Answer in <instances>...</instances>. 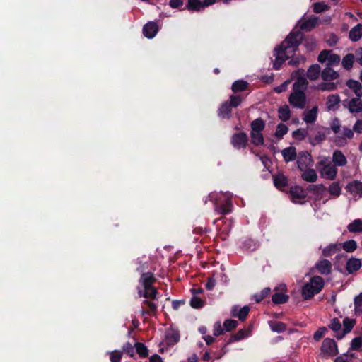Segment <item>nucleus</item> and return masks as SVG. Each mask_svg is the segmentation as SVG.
<instances>
[{"mask_svg": "<svg viewBox=\"0 0 362 362\" xmlns=\"http://www.w3.org/2000/svg\"><path fill=\"white\" fill-rule=\"evenodd\" d=\"M307 189L310 192H313L315 194H322L327 190L326 187L322 184L309 185Z\"/></svg>", "mask_w": 362, "mask_h": 362, "instance_id": "de8ad7c7", "label": "nucleus"}, {"mask_svg": "<svg viewBox=\"0 0 362 362\" xmlns=\"http://www.w3.org/2000/svg\"><path fill=\"white\" fill-rule=\"evenodd\" d=\"M340 56L337 54L332 53V52L329 54V57L328 59V62L327 64V66H332L333 65H337L340 62Z\"/></svg>", "mask_w": 362, "mask_h": 362, "instance_id": "bf43d9fd", "label": "nucleus"}, {"mask_svg": "<svg viewBox=\"0 0 362 362\" xmlns=\"http://www.w3.org/2000/svg\"><path fill=\"white\" fill-rule=\"evenodd\" d=\"M136 264H137L136 271L141 274L145 273L144 272L148 269L147 262H144L140 258H137Z\"/></svg>", "mask_w": 362, "mask_h": 362, "instance_id": "052dcab7", "label": "nucleus"}, {"mask_svg": "<svg viewBox=\"0 0 362 362\" xmlns=\"http://www.w3.org/2000/svg\"><path fill=\"white\" fill-rule=\"evenodd\" d=\"M288 131V127L284 124L280 123L276 127V129L274 133V136L276 138L281 139L283 138V136L287 134Z\"/></svg>", "mask_w": 362, "mask_h": 362, "instance_id": "a18cd8bd", "label": "nucleus"}, {"mask_svg": "<svg viewBox=\"0 0 362 362\" xmlns=\"http://www.w3.org/2000/svg\"><path fill=\"white\" fill-rule=\"evenodd\" d=\"M326 132L322 130H319L315 136H309L308 141L312 146H315L320 144L326 139Z\"/></svg>", "mask_w": 362, "mask_h": 362, "instance_id": "473e14b6", "label": "nucleus"}, {"mask_svg": "<svg viewBox=\"0 0 362 362\" xmlns=\"http://www.w3.org/2000/svg\"><path fill=\"white\" fill-rule=\"evenodd\" d=\"M190 306L195 309L202 308L204 305V301L199 297L193 296L189 302Z\"/></svg>", "mask_w": 362, "mask_h": 362, "instance_id": "13d9d810", "label": "nucleus"}, {"mask_svg": "<svg viewBox=\"0 0 362 362\" xmlns=\"http://www.w3.org/2000/svg\"><path fill=\"white\" fill-rule=\"evenodd\" d=\"M313 11L316 13H320L327 11L329 9V6L324 2H317L313 6Z\"/></svg>", "mask_w": 362, "mask_h": 362, "instance_id": "603ef678", "label": "nucleus"}, {"mask_svg": "<svg viewBox=\"0 0 362 362\" xmlns=\"http://www.w3.org/2000/svg\"><path fill=\"white\" fill-rule=\"evenodd\" d=\"M303 44L308 52H313L316 48V40L313 35H304L300 30H292L285 40L274 49L275 60L273 69L279 70L282 64L293 57L298 50V47Z\"/></svg>", "mask_w": 362, "mask_h": 362, "instance_id": "f257e3e1", "label": "nucleus"}, {"mask_svg": "<svg viewBox=\"0 0 362 362\" xmlns=\"http://www.w3.org/2000/svg\"><path fill=\"white\" fill-rule=\"evenodd\" d=\"M282 156L286 163L296 160L297 157L296 149L293 146L286 147L281 151Z\"/></svg>", "mask_w": 362, "mask_h": 362, "instance_id": "5701e85b", "label": "nucleus"}, {"mask_svg": "<svg viewBox=\"0 0 362 362\" xmlns=\"http://www.w3.org/2000/svg\"><path fill=\"white\" fill-rule=\"evenodd\" d=\"M346 86L354 91L356 98L362 97V85L360 82L354 79H349L346 81Z\"/></svg>", "mask_w": 362, "mask_h": 362, "instance_id": "393cba45", "label": "nucleus"}, {"mask_svg": "<svg viewBox=\"0 0 362 362\" xmlns=\"http://www.w3.org/2000/svg\"><path fill=\"white\" fill-rule=\"evenodd\" d=\"M362 266L361 260L357 258L349 259L346 264V269L348 274H351L355 272L358 271Z\"/></svg>", "mask_w": 362, "mask_h": 362, "instance_id": "6ab92c4d", "label": "nucleus"}, {"mask_svg": "<svg viewBox=\"0 0 362 362\" xmlns=\"http://www.w3.org/2000/svg\"><path fill=\"white\" fill-rule=\"evenodd\" d=\"M347 228L351 233L362 232V221L361 219H355L348 225Z\"/></svg>", "mask_w": 362, "mask_h": 362, "instance_id": "79ce46f5", "label": "nucleus"}, {"mask_svg": "<svg viewBox=\"0 0 362 362\" xmlns=\"http://www.w3.org/2000/svg\"><path fill=\"white\" fill-rule=\"evenodd\" d=\"M324 279L320 276H314L310 281L302 287L301 295L304 300L311 299L315 294L319 293L324 288Z\"/></svg>", "mask_w": 362, "mask_h": 362, "instance_id": "f03ea898", "label": "nucleus"}, {"mask_svg": "<svg viewBox=\"0 0 362 362\" xmlns=\"http://www.w3.org/2000/svg\"><path fill=\"white\" fill-rule=\"evenodd\" d=\"M315 269L322 275H328L332 271V263L328 259H320L315 263Z\"/></svg>", "mask_w": 362, "mask_h": 362, "instance_id": "9b49d317", "label": "nucleus"}, {"mask_svg": "<svg viewBox=\"0 0 362 362\" xmlns=\"http://www.w3.org/2000/svg\"><path fill=\"white\" fill-rule=\"evenodd\" d=\"M348 110L352 114L362 112V100L361 98H351L349 102Z\"/></svg>", "mask_w": 362, "mask_h": 362, "instance_id": "a211bd4d", "label": "nucleus"}, {"mask_svg": "<svg viewBox=\"0 0 362 362\" xmlns=\"http://www.w3.org/2000/svg\"><path fill=\"white\" fill-rule=\"evenodd\" d=\"M317 25V18H309L303 21L300 26V30L310 31Z\"/></svg>", "mask_w": 362, "mask_h": 362, "instance_id": "ea45409f", "label": "nucleus"}, {"mask_svg": "<svg viewBox=\"0 0 362 362\" xmlns=\"http://www.w3.org/2000/svg\"><path fill=\"white\" fill-rule=\"evenodd\" d=\"M327 332V328L325 327H320L313 334V339L318 341H320L326 334Z\"/></svg>", "mask_w": 362, "mask_h": 362, "instance_id": "0e129e2a", "label": "nucleus"}, {"mask_svg": "<svg viewBox=\"0 0 362 362\" xmlns=\"http://www.w3.org/2000/svg\"><path fill=\"white\" fill-rule=\"evenodd\" d=\"M289 193L293 202H296V200H301L307 197L306 191L299 185L292 186Z\"/></svg>", "mask_w": 362, "mask_h": 362, "instance_id": "9d476101", "label": "nucleus"}, {"mask_svg": "<svg viewBox=\"0 0 362 362\" xmlns=\"http://www.w3.org/2000/svg\"><path fill=\"white\" fill-rule=\"evenodd\" d=\"M292 134L296 139L302 141L308 136V131L300 128L293 131Z\"/></svg>", "mask_w": 362, "mask_h": 362, "instance_id": "5fc2aeb1", "label": "nucleus"}, {"mask_svg": "<svg viewBox=\"0 0 362 362\" xmlns=\"http://www.w3.org/2000/svg\"><path fill=\"white\" fill-rule=\"evenodd\" d=\"M340 97L338 94H332L327 97L326 105L328 110H335L340 103Z\"/></svg>", "mask_w": 362, "mask_h": 362, "instance_id": "b1692460", "label": "nucleus"}, {"mask_svg": "<svg viewBox=\"0 0 362 362\" xmlns=\"http://www.w3.org/2000/svg\"><path fill=\"white\" fill-rule=\"evenodd\" d=\"M271 292V289L269 288H264L259 293H257L254 296V299L256 303H259L262 301Z\"/></svg>", "mask_w": 362, "mask_h": 362, "instance_id": "8fccbe9b", "label": "nucleus"}, {"mask_svg": "<svg viewBox=\"0 0 362 362\" xmlns=\"http://www.w3.org/2000/svg\"><path fill=\"white\" fill-rule=\"evenodd\" d=\"M310 160L313 161L311 154L308 151H301L299 153V158L297 160L298 168L300 171H303L310 164L307 163V160Z\"/></svg>", "mask_w": 362, "mask_h": 362, "instance_id": "2eb2a0df", "label": "nucleus"}, {"mask_svg": "<svg viewBox=\"0 0 362 362\" xmlns=\"http://www.w3.org/2000/svg\"><path fill=\"white\" fill-rule=\"evenodd\" d=\"M328 327L334 332H338L341 328V324L338 318L334 317L331 320Z\"/></svg>", "mask_w": 362, "mask_h": 362, "instance_id": "e2e57ef3", "label": "nucleus"}, {"mask_svg": "<svg viewBox=\"0 0 362 362\" xmlns=\"http://www.w3.org/2000/svg\"><path fill=\"white\" fill-rule=\"evenodd\" d=\"M269 325L272 331L277 333H282L285 332L287 328L285 323L279 321H269Z\"/></svg>", "mask_w": 362, "mask_h": 362, "instance_id": "e433bc0d", "label": "nucleus"}, {"mask_svg": "<svg viewBox=\"0 0 362 362\" xmlns=\"http://www.w3.org/2000/svg\"><path fill=\"white\" fill-rule=\"evenodd\" d=\"M136 353L141 358H146L148 355V350L144 344L141 342H136L134 344Z\"/></svg>", "mask_w": 362, "mask_h": 362, "instance_id": "c03bdc74", "label": "nucleus"}, {"mask_svg": "<svg viewBox=\"0 0 362 362\" xmlns=\"http://www.w3.org/2000/svg\"><path fill=\"white\" fill-rule=\"evenodd\" d=\"M249 86L250 84L247 81L240 79L233 83L231 90L235 93L234 95H237L238 93L248 90Z\"/></svg>", "mask_w": 362, "mask_h": 362, "instance_id": "aec40b11", "label": "nucleus"}, {"mask_svg": "<svg viewBox=\"0 0 362 362\" xmlns=\"http://www.w3.org/2000/svg\"><path fill=\"white\" fill-rule=\"evenodd\" d=\"M273 182L278 189L283 191L288 186V180L282 173H278L273 175Z\"/></svg>", "mask_w": 362, "mask_h": 362, "instance_id": "ddd939ff", "label": "nucleus"}, {"mask_svg": "<svg viewBox=\"0 0 362 362\" xmlns=\"http://www.w3.org/2000/svg\"><path fill=\"white\" fill-rule=\"evenodd\" d=\"M354 307L356 313H362V293L355 297Z\"/></svg>", "mask_w": 362, "mask_h": 362, "instance_id": "680f3d73", "label": "nucleus"}, {"mask_svg": "<svg viewBox=\"0 0 362 362\" xmlns=\"http://www.w3.org/2000/svg\"><path fill=\"white\" fill-rule=\"evenodd\" d=\"M238 325V321L232 319H228L223 322V328L226 332H230L233 329L236 328Z\"/></svg>", "mask_w": 362, "mask_h": 362, "instance_id": "6e6d98bb", "label": "nucleus"}, {"mask_svg": "<svg viewBox=\"0 0 362 362\" xmlns=\"http://www.w3.org/2000/svg\"><path fill=\"white\" fill-rule=\"evenodd\" d=\"M338 83L329 81H325L319 83L316 89L321 91H333L337 88Z\"/></svg>", "mask_w": 362, "mask_h": 362, "instance_id": "f704fd0d", "label": "nucleus"}, {"mask_svg": "<svg viewBox=\"0 0 362 362\" xmlns=\"http://www.w3.org/2000/svg\"><path fill=\"white\" fill-rule=\"evenodd\" d=\"M143 304L146 305L148 310H145L142 308L141 310V313L142 315H155L157 313L158 305L156 303L153 302L151 299H146L143 301Z\"/></svg>", "mask_w": 362, "mask_h": 362, "instance_id": "412c9836", "label": "nucleus"}, {"mask_svg": "<svg viewBox=\"0 0 362 362\" xmlns=\"http://www.w3.org/2000/svg\"><path fill=\"white\" fill-rule=\"evenodd\" d=\"M362 346V337L358 336L355 338H354L351 340V346L349 349L354 350V351H358Z\"/></svg>", "mask_w": 362, "mask_h": 362, "instance_id": "4d7b16f0", "label": "nucleus"}, {"mask_svg": "<svg viewBox=\"0 0 362 362\" xmlns=\"http://www.w3.org/2000/svg\"><path fill=\"white\" fill-rule=\"evenodd\" d=\"M340 250V245L330 244L322 250V255L327 257H331Z\"/></svg>", "mask_w": 362, "mask_h": 362, "instance_id": "a19ab883", "label": "nucleus"}, {"mask_svg": "<svg viewBox=\"0 0 362 362\" xmlns=\"http://www.w3.org/2000/svg\"><path fill=\"white\" fill-rule=\"evenodd\" d=\"M165 337L167 345L173 346L180 341V332L177 328L170 327L166 330Z\"/></svg>", "mask_w": 362, "mask_h": 362, "instance_id": "6e6552de", "label": "nucleus"}, {"mask_svg": "<svg viewBox=\"0 0 362 362\" xmlns=\"http://www.w3.org/2000/svg\"><path fill=\"white\" fill-rule=\"evenodd\" d=\"M301 177L303 180L313 183L317 180V175L314 169L308 168L305 170Z\"/></svg>", "mask_w": 362, "mask_h": 362, "instance_id": "7c9ffc66", "label": "nucleus"}, {"mask_svg": "<svg viewBox=\"0 0 362 362\" xmlns=\"http://www.w3.org/2000/svg\"><path fill=\"white\" fill-rule=\"evenodd\" d=\"M158 32V25L156 22L150 21L143 27V34L148 39L154 37Z\"/></svg>", "mask_w": 362, "mask_h": 362, "instance_id": "f8f14e48", "label": "nucleus"}, {"mask_svg": "<svg viewBox=\"0 0 362 362\" xmlns=\"http://www.w3.org/2000/svg\"><path fill=\"white\" fill-rule=\"evenodd\" d=\"M251 143L255 146H264V139L262 132H255L250 131Z\"/></svg>", "mask_w": 362, "mask_h": 362, "instance_id": "c85d7f7f", "label": "nucleus"}, {"mask_svg": "<svg viewBox=\"0 0 362 362\" xmlns=\"http://www.w3.org/2000/svg\"><path fill=\"white\" fill-rule=\"evenodd\" d=\"M357 248V243L354 240H349L344 243L343 249L347 252H353Z\"/></svg>", "mask_w": 362, "mask_h": 362, "instance_id": "864d4df0", "label": "nucleus"}, {"mask_svg": "<svg viewBox=\"0 0 362 362\" xmlns=\"http://www.w3.org/2000/svg\"><path fill=\"white\" fill-rule=\"evenodd\" d=\"M317 110L318 108L317 106H314L310 110H309L303 118V120L308 124L314 123L317 117Z\"/></svg>", "mask_w": 362, "mask_h": 362, "instance_id": "c9c22d12", "label": "nucleus"}, {"mask_svg": "<svg viewBox=\"0 0 362 362\" xmlns=\"http://www.w3.org/2000/svg\"><path fill=\"white\" fill-rule=\"evenodd\" d=\"M250 331L248 329H241L238 330L235 334H232L228 341L221 346V349L220 354H218L216 352L213 353L214 357L217 359L221 358L227 352L226 346L228 344L243 339L244 338L248 337Z\"/></svg>", "mask_w": 362, "mask_h": 362, "instance_id": "20e7f679", "label": "nucleus"}, {"mask_svg": "<svg viewBox=\"0 0 362 362\" xmlns=\"http://www.w3.org/2000/svg\"><path fill=\"white\" fill-rule=\"evenodd\" d=\"M232 203L230 200H226L223 203H216L214 209L218 214H227L231 212Z\"/></svg>", "mask_w": 362, "mask_h": 362, "instance_id": "f3484780", "label": "nucleus"}, {"mask_svg": "<svg viewBox=\"0 0 362 362\" xmlns=\"http://www.w3.org/2000/svg\"><path fill=\"white\" fill-rule=\"evenodd\" d=\"M249 138L244 132L234 133L230 137V144L236 150L245 148L248 145Z\"/></svg>", "mask_w": 362, "mask_h": 362, "instance_id": "39448f33", "label": "nucleus"}, {"mask_svg": "<svg viewBox=\"0 0 362 362\" xmlns=\"http://www.w3.org/2000/svg\"><path fill=\"white\" fill-rule=\"evenodd\" d=\"M332 161L336 166H344L347 163L345 156L340 150H335L332 156Z\"/></svg>", "mask_w": 362, "mask_h": 362, "instance_id": "a878e982", "label": "nucleus"}, {"mask_svg": "<svg viewBox=\"0 0 362 362\" xmlns=\"http://www.w3.org/2000/svg\"><path fill=\"white\" fill-rule=\"evenodd\" d=\"M355 60V56L354 54L349 53L346 54L341 62L342 66L346 70H350L353 67V64Z\"/></svg>", "mask_w": 362, "mask_h": 362, "instance_id": "58836bf2", "label": "nucleus"}, {"mask_svg": "<svg viewBox=\"0 0 362 362\" xmlns=\"http://www.w3.org/2000/svg\"><path fill=\"white\" fill-rule=\"evenodd\" d=\"M266 127V122L262 118H257L250 123L251 131L255 132H262Z\"/></svg>", "mask_w": 362, "mask_h": 362, "instance_id": "2f4dec72", "label": "nucleus"}, {"mask_svg": "<svg viewBox=\"0 0 362 362\" xmlns=\"http://www.w3.org/2000/svg\"><path fill=\"white\" fill-rule=\"evenodd\" d=\"M156 281V279L154 274L151 272L143 273L139 279V283L143 286L144 290H149L151 288H154L153 284Z\"/></svg>", "mask_w": 362, "mask_h": 362, "instance_id": "1a4fd4ad", "label": "nucleus"}, {"mask_svg": "<svg viewBox=\"0 0 362 362\" xmlns=\"http://www.w3.org/2000/svg\"><path fill=\"white\" fill-rule=\"evenodd\" d=\"M279 118L283 121L286 122L291 117L290 108L287 105L281 106L278 110Z\"/></svg>", "mask_w": 362, "mask_h": 362, "instance_id": "4c0bfd02", "label": "nucleus"}, {"mask_svg": "<svg viewBox=\"0 0 362 362\" xmlns=\"http://www.w3.org/2000/svg\"><path fill=\"white\" fill-rule=\"evenodd\" d=\"M289 296L282 293H275L272 295V300L274 304H283L288 302Z\"/></svg>", "mask_w": 362, "mask_h": 362, "instance_id": "37998d69", "label": "nucleus"}, {"mask_svg": "<svg viewBox=\"0 0 362 362\" xmlns=\"http://www.w3.org/2000/svg\"><path fill=\"white\" fill-rule=\"evenodd\" d=\"M331 50L325 49L322 50L317 57V60L320 63H325V62H328V59L329 57V54Z\"/></svg>", "mask_w": 362, "mask_h": 362, "instance_id": "338daca9", "label": "nucleus"}, {"mask_svg": "<svg viewBox=\"0 0 362 362\" xmlns=\"http://www.w3.org/2000/svg\"><path fill=\"white\" fill-rule=\"evenodd\" d=\"M321 78L324 81H334L339 78V74L327 66L321 72Z\"/></svg>", "mask_w": 362, "mask_h": 362, "instance_id": "dca6fc26", "label": "nucleus"}, {"mask_svg": "<svg viewBox=\"0 0 362 362\" xmlns=\"http://www.w3.org/2000/svg\"><path fill=\"white\" fill-rule=\"evenodd\" d=\"M122 352L120 351L115 350L110 353V358L111 362H121Z\"/></svg>", "mask_w": 362, "mask_h": 362, "instance_id": "69168bd1", "label": "nucleus"}, {"mask_svg": "<svg viewBox=\"0 0 362 362\" xmlns=\"http://www.w3.org/2000/svg\"><path fill=\"white\" fill-rule=\"evenodd\" d=\"M321 72L320 66L317 64H315L308 68L307 76L310 81H315L319 78Z\"/></svg>", "mask_w": 362, "mask_h": 362, "instance_id": "bb28decb", "label": "nucleus"}, {"mask_svg": "<svg viewBox=\"0 0 362 362\" xmlns=\"http://www.w3.org/2000/svg\"><path fill=\"white\" fill-rule=\"evenodd\" d=\"M249 312L250 308L247 305H245L240 310L238 309L237 306H235L231 310V315L238 317L241 322H244L247 319Z\"/></svg>", "mask_w": 362, "mask_h": 362, "instance_id": "4468645a", "label": "nucleus"}, {"mask_svg": "<svg viewBox=\"0 0 362 362\" xmlns=\"http://www.w3.org/2000/svg\"><path fill=\"white\" fill-rule=\"evenodd\" d=\"M321 353L327 356H334L339 354L336 341L331 338H325L320 348Z\"/></svg>", "mask_w": 362, "mask_h": 362, "instance_id": "423d86ee", "label": "nucleus"}, {"mask_svg": "<svg viewBox=\"0 0 362 362\" xmlns=\"http://www.w3.org/2000/svg\"><path fill=\"white\" fill-rule=\"evenodd\" d=\"M329 192L331 195L339 197L341 194V189L339 182H332L329 187Z\"/></svg>", "mask_w": 362, "mask_h": 362, "instance_id": "3c124183", "label": "nucleus"}, {"mask_svg": "<svg viewBox=\"0 0 362 362\" xmlns=\"http://www.w3.org/2000/svg\"><path fill=\"white\" fill-rule=\"evenodd\" d=\"M288 102L292 106L303 109L306 102L305 93L301 90H294L288 98Z\"/></svg>", "mask_w": 362, "mask_h": 362, "instance_id": "0eeeda50", "label": "nucleus"}, {"mask_svg": "<svg viewBox=\"0 0 362 362\" xmlns=\"http://www.w3.org/2000/svg\"><path fill=\"white\" fill-rule=\"evenodd\" d=\"M158 292L156 288H151L149 290H139L138 294L140 297H144L146 299L155 300L157 299Z\"/></svg>", "mask_w": 362, "mask_h": 362, "instance_id": "72a5a7b5", "label": "nucleus"}, {"mask_svg": "<svg viewBox=\"0 0 362 362\" xmlns=\"http://www.w3.org/2000/svg\"><path fill=\"white\" fill-rule=\"evenodd\" d=\"M187 8L192 11H199L203 8V4L200 0H188Z\"/></svg>", "mask_w": 362, "mask_h": 362, "instance_id": "09e8293b", "label": "nucleus"}, {"mask_svg": "<svg viewBox=\"0 0 362 362\" xmlns=\"http://www.w3.org/2000/svg\"><path fill=\"white\" fill-rule=\"evenodd\" d=\"M244 98L240 95H230L229 100L223 103L218 110V115L223 119H229L233 107H238Z\"/></svg>", "mask_w": 362, "mask_h": 362, "instance_id": "7ed1b4c3", "label": "nucleus"}, {"mask_svg": "<svg viewBox=\"0 0 362 362\" xmlns=\"http://www.w3.org/2000/svg\"><path fill=\"white\" fill-rule=\"evenodd\" d=\"M337 172L338 170L336 166L329 163L325 165L322 170V174L325 175L327 179L333 180L336 178Z\"/></svg>", "mask_w": 362, "mask_h": 362, "instance_id": "4be33fe9", "label": "nucleus"}, {"mask_svg": "<svg viewBox=\"0 0 362 362\" xmlns=\"http://www.w3.org/2000/svg\"><path fill=\"white\" fill-rule=\"evenodd\" d=\"M356 324V321L354 319H351L349 317H345L343 320L344 325V332L349 333L351 331Z\"/></svg>", "mask_w": 362, "mask_h": 362, "instance_id": "49530a36", "label": "nucleus"}, {"mask_svg": "<svg viewBox=\"0 0 362 362\" xmlns=\"http://www.w3.org/2000/svg\"><path fill=\"white\" fill-rule=\"evenodd\" d=\"M346 189L351 194H362V182L354 180L346 185Z\"/></svg>", "mask_w": 362, "mask_h": 362, "instance_id": "c756f323", "label": "nucleus"}, {"mask_svg": "<svg viewBox=\"0 0 362 362\" xmlns=\"http://www.w3.org/2000/svg\"><path fill=\"white\" fill-rule=\"evenodd\" d=\"M134 348L135 347L133 346L130 342H127L123 345L122 352L126 353L131 357H133L134 355Z\"/></svg>", "mask_w": 362, "mask_h": 362, "instance_id": "774afa93", "label": "nucleus"}, {"mask_svg": "<svg viewBox=\"0 0 362 362\" xmlns=\"http://www.w3.org/2000/svg\"><path fill=\"white\" fill-rule=\"evenodd\" d=\"M362 36V24H357L352 28L349 33V39L353 42L358 41Z\"/></svg>", "mask_w": 362, "mask_h": 362, "instance_id": "cd10ccee", "label": "nucleus"}]
</instances>
